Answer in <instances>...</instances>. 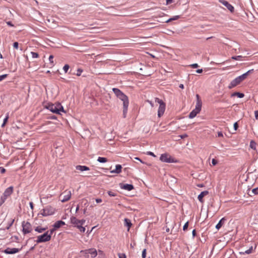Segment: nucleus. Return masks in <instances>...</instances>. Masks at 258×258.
I'll return each instance as SVG.
<instances>
[{
    "mask_svg": "<svg viewBox=\"0 0 258 258\" xmlns=\"http://www.w3.org/2000/svg\"><path fill=\"white\" fill-rule=\"evenodd\" d=\"M252 71L253 69L249 70L245 73L236 78L235 79H234L231 82L229 85L228 86V88L232 89L236 87L237 85L240 84V83L242 82L243 80H244L247 78L248 75Z\"/></svg>",
    "mask_w": 258,
    "mask_h": 258,
    "instance_id": "obj_2",
    "label": "nucleus"
},
{
    "mask_svg": "<svg viewBox=\"0 0 258 258\" xmlns=\"http://www.w3.org/2000/svg\"><path fill=\"white\" fill-rule=\"evenodd\" d=\"M219 2L223 5L225 6L231 13L234 12V7L231 4H230L227 1L225 0H219Z\"/></svg>",
    "mask_w": 258,
    "mask_h": 258,
    "instance_id": "obj_13",
    "label": "nucleus"
},
{
    "mask_svg": "<svg viewBox=\"0 0 258 258\" xmlns=\"http://www.w3.org/2000/svg\"><path fill=\"white\" fill-rule=\"evenodd\" d=\"M189 66L192 68H197L199 67L198 64L197 63H193L192 64H190Z\"/></svg>",
    "mask_w": 258,
    "mask_h": 258,
    "instance_id": "obj_44",
    "label": "nucleus"
},
{
    "mask_svg": "<svg viewBox=\"0 0 258 258\" xmlns=\"http://www.w3.org/2000/svg\"><path fill=\"white\" fill-rule=\"evenodd\" d=\"M188 222H186L184 226H183V230L184 231H185L186 230H187V228H188Z\"/></svg>",
    "mask_w": 258,
    "mask_h": 258,
    "instance_id": "obj_37",
    "label": "nucleus"
},
{
    "mask_svg": "<svg viewBox=\"0 0 258 258\" xmlns=\"http://www.w3.org/2000/svg\"><path fill=\"white\" fill-rule=\"evenodd\" d=\"M147 154H148V155H151V156H154V157H155V155H154V154L153 152H148L147 153Z\"/></svg>",
    "mask_w": 258,
    "mask_h": 258,
    "instance_id": "obj_51",
    "label": "nucleus"
},
{
    "mask_svg": "<svg viewBox=\"0 0 258 258\" xmlns=\"http://www.w3.org/2000/svg\"><path fill=\"white\" fill-rule=\"evenodd\" d=\"M256 143L254 141L252 140L250 142L249 146L251 149H252L253 150H255L256 149Z\"/></svg>",
    "mask_w": 258,
    "mask_h": 258,
    "instance_id": "obj_29",
    "label": "nucleus"
},
{
    "mask_svg": "<svg viewBox=\"0 0 258 258\" xmlns=\"http://www.w3.org/2000/svg\"><path fill=\"white\" fill-rule=\"evenodd\" d=\"M23 232L26 234L31 232L32 231V226L31 224L28 222H23L22 223Z\"/></svg>",
    "mask_w": 258,
    "mask_h": 258,
    "instance_id": "obj_11",
    "label": "nucleus"
},
{
    "mask_svg": "<svg viewBox=\"0 0 258 258\" xmlns=\"http://www.w3.org/2000/svg\"><path fill=\"white\" fill-rule=\"evenodd\" d=\"M64 225H65V223L64 222L62 221H58L54 224L53 227L55 229H58Z\"/></svg>",
    "mask_w": 258,
    "mask_h": 258,
    "instance_id": "obj_21",
    "label": "nucleus"
},
{
    "mask_svg": "<svg viewBox=\"0 0 258 258\" xmlns=\"http://www.w3.org/2000/svg\"><path fill=\"white\" fill-rule=\"evenodd\" d=\"M209 194V192L208 191H202L198 197V199L200 202L201 203L203 202V198L205 196Z\"/></svg>",
    "mask_w": 258,
    "mask_h": 258,
    "instance_id": "obj_19",
    "label": "nucleus"
},
{
    "mask_svg": "<svg viewBox=\"0 0 258 258\" xmlns=\"http://www.w3.org/2000/svg\"><path fill=\"white\" fill-rule=\"evenodd\" d=\"M192 234L193 237H195L196 236V231L195 229L192 230Z\"/></svg>",
    "mask_w": 258,
    "mask_h": 258,
    "instance_id": "obj_52",
    "label": "nucleus"
},
{
    "mask_svg": "<svg viewBox=\"0 0 258 258\" xmlns=\"http://www.w3.org/2000/svg\"><path fill=\"white\" fill-rule=\"evenodd\" d=\"M252 246H251L248 249L244 251L240 252V254H250L252 252Z\"/></svg>",
    "mask_w": 258,
    "mask_h": 258,
    "instance_id": "obj_27",
    "label": "nucleus"
},
{
    "mask_svg": "<svg viewBox=\"0 0 258 258\" xmlns=\"http://www.w3.org/2000/svg\"><path fill=\"white\" fill-rule=\"evenodd\" d=\"M55 229H56L54 228L53 229H50L49 231H48V235H50V238L51 237V235L53 234Z\"/></svg>",
    "mask_w": 258,
    "mask_h": 258,
    "instance_id": "obj_41",
    "label": "nucleus"
},
{
    "mask_svg": "<svg viewBox=\"0 0 258 258\" xmlns=\"http://www.w3.org/2000/svg\"><path fill=\"white\" fill-rule=\"evenodd\" d=\"M31 54L33 58H37L39 56V54L36 52H31Z\"/></svg>",
    "mask_w": 258,
    "mask_h": 258,
    "instance_id": "obj_33",
    "label": "nucleus"
},
{
    "mask_svg": "<svg viewBox=\"0 0 258 258\" xmlns=\"http://www.w3.org/2000/svg\"><path fill=\"white\" fill-rule=\"evenodd\" d=\"M235 131H236L238 127V124L237 122H235L233 125Z\"/></svg>",
    "mask_w": 258,
    "mask_h": 258,
    "instance_id": "obj_46",
    "label": "nucleus"
},
{
    "mask_svg": "<svg viewBox=\"0 0 258 258\" xmlns=\"http://www.w3.org/2000/svg\"><path fill=\"white\" fill-rule=\"evenodd\" d=\"M119 258H126V255L124 253H118Z\"/></svg>",
    "mask_w": 258,
    "mask_h": 258,
    "instance_id": "obj_39",
    "label": "nucleus"
},
{
    "mask_svg": "<svg viewBox=\"0 0 258 258\" xmlns=\"http://www.w3.org/2000/svg\"><path fill=\"white\" fill-rule=\"evenodd\" d=\"M80 252L84 254L86 258L89 257L90 254L92 258L95 257L97 255V251L95 248H91L88 249L82 250Z\"/></svg>",
    "mask_w": 258,
    "mask_h": 258,
    "instance_id": "obj_5",
    "label": "nucleus"
},
{
    "mask_svg": "<svg viewBox=\"0 0 258 258\" xmlns=\"http://www.w3.org/2000/svg\"><path fill=\"white\" fill-rule=\"evenodd\" d=\"M146 256V249H144L142 251V258H145Z\"/></svg>",
    "mask_w": 258,
    "mask_h": 258,
    "instance_id": "obj_36",
    "label": "nucleus"
},
{
    "mask_svg": "<svg viewBox=\"0 0 258 258\" xmlns=\"http://www.w3.org/2000/svg\"><path fill=\"white\" fill-rule=\"evenodd\" d=\"M54 211L55 210L53 207L51 206H47L42 210L38 215H41L42 216H47L53 214Z\"/></svg>",
    "mask_w": 258,
    "mask_h": 258,
    "instance_id": "obj_8",
    "label": "nucleus"
},
{
    "mask_svg": "<svg viewBox=\"0 0 258 258\" xmlns=\"http://www.w3.org/2000/svg\"><path fill=\"white\" fill-rule=\"evenodd\" d=\"M187 137V135H186V134H184V135H181V136H180V138H181V139H183V138H185V137Z\"/></svg>",
    "mask_w": 258,
    "mask_h": 258,
    "instance_id": "obj_56",
    "label": "nucleus"
},
{
    "mask_svg": "<svg viewBox=\"0 0 258 258\" xmlns=\"http://www.w3.org/2000/svg\"><path fill=\"white\" fill-rule=\"evenodd\" d=\"M121 169H122V166L120 165H119V164H117L115 166V169L111 170L110 171V172L112 173H117V174H118V173L121 172Z\"/></svg>",
    "mask_w": 258,
    "mask_h": 258,
    "instance_id": "obj_17",
    "label": "nucleus"
},
{
    "mask_svg": "<svg viewBox=\"0 0 258 258\" xmlns=\"http://www.w3.org/2000/svg\"><path fill=\"white\" fill-rule=\"evenodd\" d=\"M148 102L150 104L152 107H153V104L152 103V101L148 100Z\"/></svg>",
    "mask_w": 258,
    "mask_h": 258,
    "instance_id": "obj_63",
    "label": "nucleus"
},
{
    "mask_svg": "<svg viewBox=\"0 0 258 258\" xmlns=\"http://www.w3.org/2000/svg\"><path fill=\"white\" fill-rule=\"evenodd\" d=\"M218 137H223V134H222V132H218Z\"/></svg>",
    "mask_w": 258,
    "mask_h": 258,
    "instance_id": "obj_58",
    "label": "nucleus"
},
{
    "mask_svg": "<svg viewBox=\"0 0 258 258\" xmlns=\"http://www.w3.org/2000/svg\"><path fill=\"white\" fill-rule=\"evenodd\" d=\"M76 169L80 171H88L90 169L88 167L82 165H77L76 166Z\"/></svg>",
    "mask_w": 258,
    "mask_h": 258,
    "instance_id": "obj_18",
    "label": "nucleus"
},
{
    "mask_svg": "<svg viewBox=\"0 0 258 258\" xmlns=\"http://www.w3.org/2000/svg\"><path fill=\"white\" fill-rule=\"evenodd\" d=\"M112 91L116 96L123 102V117L125 118L126 117L129 104L128 97L122 92H121L119 89L117 88H113Z\"/></svg>",
    "mask_w": 258,
    "mask_h": 258,
    "instance_id": "obj_1",
    "label": "nucleus"
},
{
    "mask_svg": "<svg viewBox=\"0 0 258 258\" xmlns=\"http://www.w3.org/2000/svg\"><path fill=\"white\" fill-rule=\"evenodd\" d=\"M47 228H42L40 226H37L35 228V231L38 232V233H42L43 231L46 230Z\"/></svg>",
    "mask_w": 258,
    "mask_h": 258,
    "instance_id": "obj_24",
    "label": "nucleus"
},
{
    "mask_svg": "<svg viewBox=\"0 0 258 258\" xmlns=\"http://www.w3.org/2000/svg\"><path fill=\"white\" fill-rule=\"evenodd\" d=\"M18 45H19V44H18V43L17 42H15L13 44V46L16 49H18Z\"/></svg>",
    "mask_w": 258,
    "mask_h": 258,
    "instance_id": "obj_47",
    "label": "nucleus"
},
{
    "mask_svg": "<svg viewBox=\"0 0 258 258\" xmlns=\"http://www.w3.org/2000/svg\"><path fill=\"white\" fill-rule=\"evenodd\" d=\"M7 76V74L0 76V82L5 79Z\"/></svg>",
    "mask_w": 258,
    "mask_h": 258,
    "instance_id": "obj_43",
    "label": "nucleus"
},
{
    "mask_svg": "<svg viewBox=\"0 0 258 258\" xmlns=\"http://www.w3.org/2000/svg\"><path fill=\"white\" fill-rule=\"evenodd\" d=\"M7 24L9 26H13V25L12 24V22L9 21L8 22H7Z\"/></svg>",
    "mask_w": 258,
    "mask_h": 258,
    "instance_id": "obj_57",
    "label": "nucleus"
},
{
    "mask_svg": "<svg viewBox=\"0 0 258 258\" xmlns=\"http://www.w3.org/2000/svg\"><path fill=\"white\" fill-rule=\"evenodd\" d=\"M79 206H78L76 208V212H77L79 210Z\"/></svg>",
    "mask_w": 258,
    "mask_h": 258,
    "instance_id": "obj_64",
    "label": "nucleus"
},
{
    "mask_svg": "<svg viewBox=\"0 0 258 258\" xmlns=\"http://www.w3.org/2000/svg\"><path fill=\"white\" fill-rule=\"evenodd\" d=\"M96 202L97 203H100L102 202V200L101 199H96Z\"/></svg>",
    "mask_w": 258,
    "mask_h": 258,
    "instance_id": "obj_54",
    "label": "nucleus"
},
{
    "mask_svg": "<svg viewBox=\"0 0 258 258\" xmlns=\"http://www.w3.org/2000/svg\"><path fill=\"white\" fill-rule=\"evenodd\" d=\"M97 161L100 163H105L107 161V159L105 157H99L98 158Z\"/></svg>",
    "mask_w": 258,
    "mask_h": 258,
    "instance_id": "obj_28",
    "label": "nucleus"
},
{
    "mask_svg": "<svg viewBox=\"0 0 258 258\" xmlns=\"http://www.w3.org/2000/svg\"><path fill=\"white\" fill-rule=\"evenodd\" d=\"M53 56L52 55H51L49 57V60L50 61V63H52V65H53Z\"/></svg>",
    "mask_w": 258,
    "mask_h": 258,
    "instance_id": "obj_40",
    "label": "nucleus"
},
{
    "mask_svg": "<svg viewBox=\"0 0 258 258\" xmlns=\"http://www.w3.org/2000/svg\"><path fill=\"white\" fill-rule=\"evenodd\" d=\"M108 194L111 197H115L116 195L115 193L113 192H112L111 191H108Z\"/></svg>",
    "mask_w": 258,
    "mask_h": 258,
    "instance_id": "obj_42",
    "label": "nucleus"
},
{
    "mask_svg": "<svg viewBox=\"0 0 258 258\" xmlns=\"http://www.w3.org/2000/svg\"><path fill=\"white\" fill-rule=\"evenodd\" d=\"M226 219L225 217L222 218L216 226V228L219 230L224 224Z\"/></svg>",
    "mask_w": 258,
    "mask_h": 258,
    "instance_id": "obj_20",
    "label": "nucleus"
},
{
    "mask_svg": "<svg viewBox=\"0 0 258 258\" xmlns=\"http://www.w3.org/2000/svg\"><path fill=\"white\" fill-rule=\"evenodd\" d=\"M167 4H171L173 3V0H166Z\"/></svg>",
    "mask_w": 258,
    "mask_h": 258,
    "instance_id": "obj_55",
    "label": "nucleus"
},
{
    "mask_svg": "<svg viewBox=\"0 0 258 258\" xmlns=\"http://www.w3.org/2000/svg\"><path fill=\"white\" fill-rule=\"evenodd\" d=\"M160 159L161 161L166 163H175L176 160L172 158L170 155L167 153L163 154L161 155Z\"/></svg>",
    "mask_w": 258,
    "mask_h": 258,
    "instance_id": "obj_9",
    "label": "nucleus"
},
{
    "mask_svg": "<svg viewBox=\"0 0 258 258\" xmlns=\"http://www.w3.org/2000/svg\"><path fill=\"white\" fill-rule=\"evenodd\" d=\"M200 111H197L196 109H194L189 114V118H192L195 117L197 114H198Z\"/></svg>",
    "mask_w": 258,
    "mask_h": 258,
    "instance_id": "obj_23",
    "label": "nucleus"
},
{
    "mask_svg": "<svg viewBox=\"0 0 258 258\" xmlns=\"http://www.w3.org/2000/svg\"><path fill=\"white\" fill-rule=\"evenodd\" d=\"M179 18H180L179 16H175L173 17L172 18H171L166 20L165 22L169 23L172 21L178 20Z\"/></svg>",
    "mask_w": 258,
    "mask_h": 258,
    "instance_id": "obj_26",
    "label": "nucleus"
},
{
    "mask_svg": "<svg viewBox=\"0 0 258 258\" xmlns=\"http://www.w3.org/2000/svg\"><path fill=\"white\" fill-rule=\"evenodd\" d=\"M71 192L70 190H66L64 191L59 196V200L61 202L64 203L69 201L71 197Z\"/></svg>",
    "mask_w": 258,
    "mask_h": 258,
    "instance_id": "obj_10",
    "label": "nucleus"
},
{
    "mask_svg": "<svg viewBox=\"0 0 258 258\" xmlns=\"http://www.w3.org/2000/svg\"><path fill=\"white\" fill-rule=\"evenodd\" d=\"M124 226L127 227V231H129L132 225L131 220L127 218H125L124 220Z\"/></svg>",
    "mask_w": 258,
    "mask_h": 258,
    "instance_id": "obj_22",
    "label": "nucleus"
},
{
    "mask_svg": "<svg viewBox=\"0 0 258 258\" xmlns=\"http://www.w3.org/2000/svg\"><path fill=\"white\" fill-rule=\"evenodd\" d=\"M232 96H237L238 98H243L244 96V94L239 92H234L233 93Z\"/></svg>",
    "mask_w": 258,
    "mask_h": 258,
    "instance_id": "obj_25",
    "label": "nucleus"
},
{
    "mask_svg": "<svg viewBox=\"0 0 258 258\" xmlns=\"http://www.w3.org/2000/svg\"><path fill=\"white\" fill-rule=\"evenodd\" d=\"M30 206L31 209H33V204L32 202L30 203Z\"/></svg>",
    "mask_w": 258,
    "mask_h": 258,
    "instance_id": "obj_59",
    "label": "nucleus"
},
{
    "mask_svg": "<svg viewBox=\"0 0 258 258\" xmlns=\"http://www.w3.org/2000/svg\"><path fill=\"white\" fill-rule=\"evenodd\" d=\"M217 163H218V162L216 159H212V163L213 165H216L217 164Z\"/></svg>",
    "mask_w": 258,
    "mask_h": 258,
    "instance_id": "obj_48",
    "label": "nucleus"
},
{
    "mask_svg": "<svg viewBox=\"0 0 258 258\" xmlns=\"http://www.w3.org/2000/svg\"><path fill=\"white\" fill-rule=\"evenodd\" d=\"M13 192V186H10L5 190L3 196L1 197L0 199V206H1L5 203L7 199L12 195Z\"/></svg>",
    "mask_w": 258,
    "mask_h": 258,
    "instance_id": "obj_4",
    "label": "nucleus"
},
{
    "mask_svg": "<svg viewBox=\"0 0 258 258\" xmlns=\"http://www.w3.org/2000/svg\"><path fill=\"white\" fill-rule=\"evenodd\" d=\"M119 185L121 188L128 191H130L134 189V186L132 184L120 183Z\"/></svg>",
    "mask_w": 258,
    "mask_h": 258,
    "instance_id": "obj_16",
    "label": "nucleus"
},
{
    "mask_svg": "<svg viewBox=\"0 0 258 258\" xmlns=\"http://www.w3.org/2000/svg\"><path fill=\"white\" fill-rule=\"evenodd\" d=\"M70 68V66L68 64H65L63 68V69L65 73H67Z\"/></svg>",
    "mask_w": 258,
    "mask_h": 258,
    "instance_id": "obj_34",
    "label": "nucleus"
},
{
    "mask_svg": "<svg viewBox=\"0 0 258 258\" xmlns=\"http://www.w3.org/2000/svg\"><path fill=\"white\" fill-rule=\"evenodd\" d=\"M9 118V114L8 113L6 117L4 118L3 124H2V127H3L5 126V124L7 123L8 120Z\"/></svg>",
    "mask_w": 258,
    "mask_h": 258,
    "instance_id": "obj_30",
    "label": "nucleus"
},
{
    "mask_svg": "<svg viewBox=\"0 0 258 258\" xmlns=\"http://www.w3.org/2000/svg\"><path fill=\"white\" fill-rule=\"evenodd\" d=\"M0 172L1 173H4L6 172V169L3 167H0Z\"/></svg>",
    "mask_w": 258,
    "mask_h": 258,
    "instance_id": "obj_49",
    "label": "nucleus"
},
{
    "mask_svg": "<svg viewBox=\"0 0 258 258\" xmlns=\"http://www.w3.org/2000/svg\"><path fill=\"white\" fill-rule=\"evenodd\" d=\"M78 228L81 232H84L86 230L85 228L84 227H83L82 225H80Z\"/></svg>",
    "mask_w": 258,
    "mask_h": 258,
    "instance_id": "obj_35",
    "label": "nucleus"
},
{
    "mask_svg": "<svg viewBox=\"0 0 258 258\" xmlns=\"http://www.w3.org/2000/svg\"><path fill=\"white\" fill-rule=\"evenodd\" d=\"M71 222L75 225V226L78 228L80 225H83L85 222V220H78L75 217H72L71 218Z\"/></svg>",
    "mask_w": 258,
    "mask_h": 258,
    "instance_id": "obj_12",
    "label": "nucleus"
},
{
    "mask_svg": "<svg viewBox=\"0 0 258 258\" xmlns=\"http://www.w3.org/2000/svg\"><path fill=\"white\" fill-rule=\"evenodd\" d=\"M179 87L181 89H183L184 88V85L183 84H180Z\"/></svg>",
    "mask_w": 258,
    "mask_h": 258,
    "instance_id": "obj_60",
    "label": "nucleus"
},
{
    "mask_svg": "<svg viewBox=\"0 0 258 258\" xmlns=\"http://www.w3.org/2000/svg\"><path fill=\"white\" fill-rule=\"evenodd\" d=\"M255 117L256 119H258V110L254 111Z\"/></svg>",
    "mask_w": 258,
    "mask_h": 258,
    "instance_id": "obj_50",
    "label": "nucleus"
},
{
    "mask_svg": "<svg viewBox=\"0 0 258 258\" xmlns=\"http://www.w3.org/2000/svg\"><path fill=\"white\" fill-rule=\"evenodd\" d=\"M82 70L79 69L77 70L76 75L78 76H80L82 72Z\"/></svg>",
    "mask_w": 258,
    "mask_h": 258,
    "instance_id": "obj_38",
    "label": "nucleus"
},
{
    "mask_svg": "<svg viewBox=\"0 0 258 258\" xmlns=\"http://www.w3.org/2000/svg\"><path fill=\"white\" fill-rule=\"evenodd\" d=\"M135 160H139V161H140V162H142V160H141L139 158H138V157H135Z\"/></svg>",
    "mask_w": 258,
    "mask_h": 258,
    "instance_id": "obj_62",
    "label": "nucleus"
},
{
    "mask_svg": "<svg viewBox=\"0 0 258 258\" xmlns=\"http://www.w3.org/2000/svg\"><path fill=\"white\" fill-rule=\"evenodd\" d=\"M155 101L159 104V107L158 110V116L160 117L164 113L165 110V103L162 100L158 98H155Z\"/></svg>",
    "mask_w": 258,
    "mask_h": 258,
    "instance_id": "obj_6",
    "label": "nucleus"
},
{
    "mask_svg": "<svg viewBox=\"0 0 258 258\" xmlns=\"http://www.w3.org/2000/svg\"><path fill=\"white\" fill-rule=\"evenodd\" d=\"M203 70H202V69H198V70H197L196 71V72H197V73H199V74H200V73H202L203 72Z\"/></svg>",
    "mask_w": 258,
    "mask_h": 258,
    "instance_id": "obj_53",
    "label": "nucleus"
},
{
    "mask_svg": "<svg viewBox=\"0 0 258 258\" xmlns=\"http://www.w3.org/2000/svg\"><path fill=\"white\" fill-rule=\"evenodd\" d=\"M242 57V56L241 55L233 56L231 57V59L234 60H241V58Z\"/></svg>",
    "mask_w": 258,
    "mask_h": 258,
    "instance_id": "obj_31",
    "label": "nucleus"
},
{
    "mask_svg": "<svg viewBox=\"0 0 258 258\" xmlns=\"http://www.w3.org/2000/svg\"><path fill=\"white\" fill-rule=\"evenodd\" d=\"M14 222V219L12 220V221L11 222V223L9 224V225L6 227V229H9L10 227L12 226V225H13V223Z\"/></svg>",
    "mask_w": 258,
    "mask_h": 258,
    "instance_id": "obj_45",
    "label": "nucleus"
},
{
    "mask_svg": "<svg viewBox=\"0 0 258 258\" xmlns=\"http://www.w3.org/2000/svg\"><path fill=\"white\" fill-rule=\"evenodd\" d=\"M48 232L49 231H47L44 234L38 236L37 237V240H36V242L39 243L49 241L51 238L50 235H48Z\"/></svg>",
    "mask_w": 258,
    "mask_h": 258,
    "instance_id": "obj_7",
    "label": "nucleus"
},
{
    "mask_svg": "<svg viewBox=\"0 0 258 258\" xmlns=\"http://www.w3.org/2000/svg\"><path fill=\"white\" fill-rule=\"evenodd\" d=\"M196 98H197V102H196V105L195 109L197 111H200L201 110L202 102L201 100L200 99L199 95L197 94Z\"/></svg>",
    "mask_w": 258,
    "mask_h": 258,
    "instance_id": "obj_15",
    "label": "nucleus"
},
{
    "mask_svg": "<svg viewBox=\"0 0 258 258\" xmlns=\"http://www.w3.org/2000/svg\"><path fill=\"white\" fill-rule=\"evenodd\" d=\"M198 187H202L204 186V185L203 184H199L197 185Z\"/></svg>",
    "mask_w": 258,
    "mask_h": 258,
    "instance_id": "obj_61",
    "label": "nucleus"
},
{
    "mask_svg": "<svg viewBox=\"0 0 258 258\" xmlns=\"http://www.w3.org/2000/svg\"><path fill=\"white\" fill-rule=\"evenodd\" d=\"M21 249L17 248H10V247H7L6 249H5L4 251V252L6 254H14L18 252Z\"/></svg>",
    "mask_w": 258,
    "mask_h": 258,
    "instance_id": "obj_14",
    "label": "nucleus"
},
{
    "mask_svg": "<svg viewBox=\"0 0 258 258\" xmlns=\"http://www.w3.org/2000/svg\"><path fill=\"white\" fill-rule=\"evenodd\" d=\"M47 108L50 110L52 112L57 114H60V112H64L62 106L59 103H57L54 104H50L47 106Z\"/></svg>",
    "mask_w": 258,
    "mask_h": 258,
    "instance_id": "obj_3",
    "label": "nucleus"
},
{
    "mask_svg": "<svg viewBox=\"0 0 258 258\" xmlns=\"http://www.w3.org/2000/svg\"><path fill=\"white\" fill-rule=\"evenodd\" d=\"M251 194H253L254 195H257L258 194V188H255L252 189L251 190Z\"/></svg>",
    "mask_w": 258,
    "mask_h": 258,
    "instance_id": "obj_32",
    "label": "nucleus"
}]
</instances>
